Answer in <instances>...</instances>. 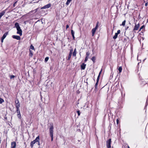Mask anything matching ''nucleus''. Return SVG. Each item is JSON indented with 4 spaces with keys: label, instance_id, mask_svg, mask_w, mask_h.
Segmentation results:
<instances>
[{
    "label": "nucleus",
    "instance_id": "10",
    "mask_svg": "<svg viewBox=\"0 0 148 148\" xmlns=\"http://www.w3.org/2000/svg\"><path fill=\"white\" fill-rule=\"evenodd\" d=\"M86 64H85L84 63H83L81 65V68L82 69L84 70L86 67Z\"/></svg>",
    "mask_w": 148,
    "mask_h": 148
},
{
    "label": "nucleus",
    "instance_id": "6",
    "mask_svg": "<svg viewBox=\"0 0 148 148\" xmlns=\"http://www.w3.org/2000/svg\"><path fill=\"white\" fill-rule=\"evenodd\" d=\"M16 111H17V116L19 119H21V114H20V110L19 108L16 109Z\"/></svg>",
    "mask_w": 148,
    "mask_h": 148
},
{
    "label": "nucleus",
    "instance_id": "1",
    "mask_svg": "<svg viewBox=\"0 0 148 148\" xmlns=\"http://www.w3.org/2000/svg\"><path fill=\"white\" fill-rule=\"evenodd\" d=\"M15 26L16 27L17 30V33L18 34H19L20 36H22V31L21 29V27L19 26V24L18 23H16L15 24Z\"/></svg>",
    "mask_w": 148,
    "mask_h": 148
},
{
    "label": "nucleus",
    "instance_id": "37",
    "mask_svg": "<svg viewBox=\"0 0 148 148\" xmlns=\"http://www.w3.org/2000/svg\"><path fill=\"white\" fill-rule=\"evenodd\" d=\"M38 9V8H37V9H35L33 11V12H36L37 11Z\"/></svg>",
    "mask_w": 148,
    "mask_h": 148
},
{
    "label": "nucleus",
    "instance_id": "12",
    "mask_svg": "<svg viewBox=\"0 0 148 148\" xmlns=\"http://www.w3.org/2000/svg\"><path fill=\"white\" fill-rule=\"evenodd\" d=\"M8 32H5V33L3 35V36L2 37V38L3 39H5V37H6V36L8 35Z\"/></svg>",
    "mask_w": 148,
    "mask_h": 148
},
{
    "label": "nucleus",
    "instance_id": "45",
    "mask_svg": "<svg viewBox=\"0 0 148 148\" xmlns=\"http://www.w3.org/2000/svg\"><path fill=\"white\" fill-rule=\"evenodd\" d=\"M148 5V3H145V6H147Z\"/></svg>",
    "mask_w": 148,
    "mask_h": 148
},
{
    "label": "nucleus",
    "instance_id": "44",
    "mask_svg": "<svg viewBox=\"0 0 148 148\" xmlns=\"http://www.w3.org/2000/svg\"><path fill=\"white\" fill-rule=\"evenodd\" d=\"M69 27V26L68 25H66V29H67Z\"/></svg>",
    "mask_w": 148,
    "mask_h": 148
},
{
    "label": "nucleus",
    "instance_id": "4",
    "mask_svg": "<svg viewBox=\"0 0 148 148\" xmlns=\"http://www.w3.org/2000/svg\"><path fill=\"white\" fill-rule=\"evenodd\" d=\"M111 139H109L106 142V145L107 147L110 148L111 147Z\"/></svg>",
    "mask_w": 148,
    "mask_h": 148
},
{
    "label": "nucleus",
    "instance_id": "7",
    "mask_svg": "<svg viewBox=\"0 0 148 148\" xmlns=\"http://www.w3.org/2000/svg\"><path fill=\"white\" fill-rule=\"evenodd\" d=\"M16 143L15 142H12L11 143V148H16Z\"/></svg>",
    "mask_w": 148,
    "mask_h": 148
},
{
    "label": "nucleus",
    "instance_id": "43",
    "mask_svg": "<svg viewBox=\"0 0 148 148\" xmlns=\"http://www.w3.org/2000/svg\"><path fill=\"white\" fill-rule=\"evenodd\" d=\"M102 71V69H101V71L99 73V76L100 75V74H101V72Z\"/></svg>",
    "mask_w": 148,
    "mask_h": 148
},
{
    "label": "nucleus",
    "instance_id": "29",
    "mask_svg": "<svg viewBox=\"0 0 148 148\" xmlns=\"http://www.w3.org/2000/svg\"><path fill=\"white\" fill-rule=\"evenodd\" d=\"M91 60L93 62H94L95 60V57H93L91 58Z\"/></svg>",
    "mask_w": 148,
    "mask_h": 148
},
{
    "label": "nucleus",
    "instance_id": "35",
    "mask_svg": "<svg viewBox=\"0 0 148 148\" xmlns=\"http://www.w3.org/2000/svg\"><path fill=\"white\" fill-rule=\"evenodd\" d=\"M88 58V57H87L86 56V57L85 58V62H86L87 61Z\"/></svg>",
    "mask_w": 148,
    "mask_h": 148
},
{
    "label": "nucleus",
    "instance_id": "17",
    "mask_svg": "<svg viewBox=\"0 0 148 148\" xmlns=\"http://www.w3.org/2000/svg\"><path fill=\"white\" fill-rule=\"evenodd\" d=\"M99 24V22H97V23L96 26L94 28H95V29H97L98 27Z\"/></svg>",
    "mask_w": 148,
    "mask_h": 148
},
{
    "label": "nucleus",
    "instance_id": "30",
    "mask_svg": "<svg viewBox=\"0 0 148 148\" xmlns=\"http://www.w3.org/2000/svg\"><path fill=\"white\" fill-rule=\"evenodd\" d=\"M51 138V141H52L53 140V135H50Z\"/></svg>",
    "mask_w": 148,
    "mask_h": 148
},
{
    "label": "nucleus",
    "instance_id": "32",
    "mask_svg": "<svg viewBox=\"0 0 148 148\" xmlns=\"http://www.w3.org/2000/svg\"><path fill=\"white\" fill-rule=\"evenodd\" d=\"M19 103V101H18V99H17L15 101V104H16V103Z\"/></svg>",
    "mask_w": 148,
    "mask_h": 148
},
{
    "label": "nucleus",
    "instance_id": "41",
    "mask_svg": "<svg viewBox=\"0 0 148 148\" xmlns=\"http://www.w3.org/2000/svg\"><path fill=\"white\" fill-rule=\"evenodd\" d=\"M119 123V120L118 119H116V123L117 124H118Z\"/></svg>",
    "mask_w": 148,
    "mask_h": 148
},
{
    "label": "nucleus",
    "instance_id": "31",
    "mask_svg": "<svg viewBox=\"0 0 148 148\" xmlns=\"http://www.w3.org/2000/svg\"><path fill=\"white\" fill-rule=\"evenodd\" d=\"M77 112L78 114V116H79L80 115V112L79 110H78L77 111Z\"/></svg>",
    "mask_w": 148,
    "mask_h": 148
},
{
    "label": "nucleus",
    "instance_id": "46",
    "mask_svg": "<svg viewBox=\"0 0 148 148\" xmlns=\"http://www.w3.org/2000/svg\"><path fill=\"white\" fill-rule=\"evenodd\" d=\"M73 37V39H75V37H74V35H72Z\"/></svg>",
    "mask_w": 148,
    "mask_h": 148
},
{
    "label": "nucleus",
    "instance_id": "39",
    "mask_svg": "<svg viewBox=\"0 0 148 148\" xmlns=\"http://www.w3.org/2000/svg\"><path fill=\"white\" fill-rule=\"evenodd\" d=\"M4 39H3L2 38H1V42L2 43L3 42V40Z\"/></svg>",
    "mask_w": 148,
    "mask_h": 148
},
{
    "label": "nucleus",
    "instance_id": "15",
    "mask_svg": "<svg viewBox=\"0 0 148 148\" xmlns=\"http://www.w3.org/2000/svg\"><path fill=\"white\" fill-rule=\"evenodd\" d=\"M118 34L116 33H115L114 36L113 37V38L114 39H115L117 38Z\"/></svg>",
    "mask_w": 148,
    "mask_h": 148
},
{
    "label": "nucleus",
    "instance_id": "47",
    "mask_svg": "<svg viewBox=\"0 0 148 148\" xmlns=\"http://www.w3.org/2000/svg\"><path fill=\"white\" fill-rule=\"evenodd\" d=\"M128 148H130V147L129 146H128Z\"/></svg>",
    "mask_w": 148,
    "mask_h": 148
},
{
    "label": "nucleus",
    "instance_id": "27",
    "mask_svg": "<svg viewBox=\"0 0 148 148\" xmlns=\"http://www.w3.org/2000/svg\"><path fill=\"white\" fill-rule=\"evenodd\" d=\"M73 51V50L72 49L70 50L69 54L72 55Z\"/></svg>",
    "mask_w": 148,
    "mask_h": 148
},
{
    "label": "nucleus",
    "instance_id": "16",
    "mask_svg": "<svg viewBox=\"0 0 148 148\" xmlns=\"http://www.w3.org/2000/svg\"><path fill=\"white\" fill-rule=\"evenodd\" d=\"M72 0H67L66 3V5H68L70 3Z\"/></svg>",
    "mask_w": 148,
    "mask_h": 148
},
{
    "label": "nucleus",
    "instance_id": "25",
    "mask_svg": "<svg viewBox=\"0 0 148 148\" xmlns=\"http://www.w3.org/2000/svg\"><path fill=\"white\" fill-rule=\"evenodd\" d=\"M89 55H90V53L89 52H86V57H88Z\"/></svg>",
    "mask_w": 148,
    "mask_h": 148
},
{
    "label": "nucleus",
    "instance_id": "28",
    "mask_svg": "<svg viewBox=\"0 0 148 148\" xmlns=\"http://www.w3.org/2000/svg\"><path fill=\"white\" fill-rule=\"evenodd\" d=\"M14 77H15V76L14 75H10V77L11 79H12V78H14Z\"/></svg>",
    "mask_w": 148,
    "mask_h": 148
},
{
    "label": "nucleus",
    "instance_id": "24",
    "mask_svg": "<svg viewBox=\"0 0 148 148\" xmlns=\"http://www.w3.org/2000/svg\"><path fill=\"white\" fill-rule=\"evenodd\" d=\"M71 55H72L70 54H69V56H68V60H69L70 59V58H71Z\"/></svg>",
    "mask_w": 148,
    "mask_h": 148
},
{
    "label": "nucleus",
    "instance_id": "26",
    "mask_svg": "<svg viewBox=\"0 0 148 148\" xmlns=\"http://www.w3.org/2000/svg\"><path fill=\"white\" fill-rule=\"evenodd\" d=\"M71 33L72 35H74V32L72 30H71Z\"/></svg>",
    "mask_w": 148,
    "mask_h": 148
},
{
    "label": "nucleus",
    "instance_id": "19",
    "mask_svg": "<svg viewBox=\"0 0 148 148\" xmlns=\"http://www.w3.org/2000/svg\"><path fill=\"white\" fill-rule=\"evenodd\" d=\"M118 70L119 73H120L121 72L122 70V68L121 66L119 67L118 69Z\"/></svg>",
    "mask_w": 148,
    "mask_h": 148
},
{
    "label": "nucleus",
    "instance_id": "36",
    "mask_svg": "<svg viewBox=\"0 0 148 148\" xmlns=\"http://www.w3.org/2000/svg\"><path fill=\"white\" fill-rule=\"evenodd\" d=\"M99 77H100L99 75L97 77V82L99 81Z\"/></svg>",
    "mask_w": 148,
    "mask_h": 148
},
{
    "label": "nucleus",
    "instance_id": "40",
    "mask_svg": "<svg viewBox=\"0 0 148 148\" xmlns=\"http://www.w3.org/2000/svg\"><path fill=\"white\" fill-rule=\"evenodd\" d=\"M16 3H17V1H16V2H15L14 3V4H13V6L14 7L15 6V5L16 4Z\"/></svg>",
    "mask_w": 148,
    "mask_h": 148
},
{
    "label": "nucleus",
    "instance_id": "34",
    "mask_svg": "<svg viewBox=\"0 0 148 148\" xmlns=\"http://www.w3.org/2000/svg\"><path fill=\"white\" fill-rule=\"evenodd\" d=\"M120 30H118L117 31V33H116L118 34L120 33Z\"/></svg>",
    "mask_w": 148,
    "mask_h": 148
},
{
    "label": "nucleus",
    "instance_id": "49",
    "mask_svg": "<svg viewBox=\"0 0 148 148\" xmlns=\"http://www.w3.org/2000/svg\"><path fill=\"white\" fill-rule=\"evenodd\" d=\"M145 59H144V60H143V61H145Z\"/></svg>",
    "mask_w": 148,
    "mask_h": 148
},
{
    "label": "nucleus",
    "instance_id": "2",
    "mask_svg": "<svg viewBox=\"0 0 148 148\" xmlns=\"http://www.w3.org/2000/svg\"><path fill=\"white\" fill-rule=\"evenodd\" d=\"M40 138L39 136H38L36 137V138L33 141H32L30 143V146L31 148H32L33 147L34 144L38 142V145H40L39 143Z\"/></svg>",
    "mask_w": 148,
    "mask_h": 148
},
{
    "label": "nucleus",
    "instance_id": "8",
    "mask_svg": "<svg viewBox=\"0 0 148 148\" xmlns=\"http://www.w3.org/2000/svg\"><path fill=\"white\" fill-rule=\"evenodd\" d=\"M12 37L14 39H16L18 40H20L21 39V37L20 36L16 35H13L12 36Z\"/></svg>",
    "mask_w": 148,
    "mask_h": 148
},
{
    "label": "nucleus",
    "instance_id": "14",
    "mask_svg": "<svg viewBox=\"0 0 148 148\" xmlns=\"http://www.w3.org/2000/svg\"><path fill=\"white\" fill-rule=\"evenodd\" d=\"M76 53H77V52H76V49H75L74 50V52L73 53V56H76Z\"/></svg>",
    "mask_w": 148,
    "mask_h": 148
},
{
    "label": "nucleus",
    "instance_id": "20",
    "mask_svg": "<svg viewBox=\"0 0 148 148\" xmlns=\"http://www.w3.org/2000/svg\"><path fill=\"white\" fill-rule=\"evenodd\" d=\"M125 22H126V21L125 20L124 21H123V22L122 24L121 25H122L123 26H124L125 25Z\"/></svg>",
    "mask_w": 148,
    "mask_h": 148
},
{
    "label": "nucleus",
    "instance_id": "33",
    "mask_svg": "<svg viewBox=\"0 0 148 148\" xmlns=\"http://www.w3.org/2000/svg\"><path fill=\"white\" fill-rule=\"evenodd\" d=\"M30 54H29L30 56L32 57L33 55V53H32V52H31V51L30 50Z\"/></svg>",
    "mask_w": 148,
    "mask_h": 148
},
{
    "label": "nucleus",
    "instance_id": "48",
    "mask_svg": "<svg viewBox=\"0 0 148 148\" xmlns=\"http://www.w3.org/2000/svg\"><path fill=\"white\" fill-rule=\"evenodd\" d=\"M38 1H38L37 2H37V3H38Z\"/></svg>",
    "mask_w": 148,
    "mask_h": 148
},
{
    "label": "nucleus",
    "instance_id": "3",
    "mask_svg": "<svg viewBox=\"0 0 148 148\" xmlns=\"http://www.w3.org/2000/svg\"><path fill=\"white\" fill-rule=\"evenodd\" d=\"M53 124H50L49 126L50 135H53Z\"/></svg>",
    "mask_w": 148,
    "mask_h": 148
},
{
    "label": "nucleus",
    "instance_id": "13",
    "mask_svg": "<svg viewBox=\"0 0 148 148\" xmlns=\"http://www.w3.org/2000/svg\"><path fill=\"white\" fill-rule=\"evenodd\" d=\"M15 106L16 109L19 108L20 107V104L19 103H16Z\"/></svg>",
    "mask_w": 148,
    "mask_h": 148
},
{
    "label": "nucleus",
    "instance_id": "23",
    "mask_svg": "<svg viewBox=\"0 0 148 148\" xmlns=\"http://www.w3.org/2000/svg\"><path fill=\"white\" fill-rule=\"evenodd\" d=\"M49 59V58L48 57H47L45 58V62H47L48 61Z\"/></svg>",
    "mask_w": 148,
    "mask_h": 148
},
{
    "label": "nucleus",
    "instance_id": "11",
    "mask_svg": "<svg viewBox=\"0 0 148 148\" xmlns=\"http://www.w3.org/2000/svg\"><path fill=\"white\" fill-rule=\"evenodd\" d=\"M96 29L95 28H93L92 30V36H93L94 35V34L95 32Z\"/></svg>",
    "mask_w": 148,
    "mask_h": 148
},
{
    "label": "nucleus",
    "instance_id": "38",
    "mask_svg": "<svg viewBox=\"0 0 148 148\" xmlns=\"http://www.w3.org/2000/svg\"><path fill=\"white\" fill-rule=\"evenodd\" d=\"M144 27V25H143V26H141V27H140V30H140H140H141V29H142L143 28V27Z\"/></svg>",
    "mask_w": 148,
    "mask_h": 148
},
{
    "label": "nucleus",
    "instance_id": "18",
    "mask_svg": "<svg viewBox=\"0 0 148 148\" xmlns=\"http://www.w3.org/2000/svg\"><path fill=\"white\" fill-rule=\"evenodd\" d=\"M3 102H4V100L3 99L0 97V103H2Z\"/></svg>",
    "mask_w": 148,
    "mask_h": 148
},
{
    "label": "nucleus",
    "instance_id": "22",
    "mask_svg": "<svg viewBox=\"0 0 148 148\" xmlns=\"http://www.w3.org/2000/svg\"><path fill=\"white\" fill-rule=\"evenodd\" d=\"M30 48L34 50V46L32 45L30 46Z\"/></svg>",
    "mask_w": 148,
    "mask_h": 148
},
{
    "label": "nucleus",
    "instance_id": "42",
    "mask_svg": "<svg viewBox=\"0 0 148 148\" xmlns=\"http://www.w3.org/2000/svg\"><path fill=\"white\" fill-rule=\"evenodd\" d=\"M129 27L128 26H127L125 28V30H127L129 28Z\"/></svg>",
    "mask_w": 148,
    "mask_h": 148
},
{
    "label": "nucleus",
    "instance_id": "9",
    "mask_svg": "<svg viewBox=\"0 0 148 148\" xmlns=\"http://www.w3.org/2000/svg\"><path fill=\"white\" fill-rule=\"evenodd\" d=\"M139 27L140 25L139 24H138L137 25H136L135 26L134 28L133 29V31H134L136 30H138Z\"/></svg>",
    "mask_w": 148,
    "mask_h": 148
},
{
    "label": "nucleus",
    "instance_id": "21",
    "mask_svg": "<svg viewBox=\"0 0 148 148\" xmlns=\"http://www.w3.org/2000/svg\"><path fill=\"white\" fill-rule=\"evenodd\" d=\"M98 82H97H97L95 84V89H97V86L98 84Z\"/></svg>",
    "mask_w": 148,
    "mask_h": 148
},
{
    "label": "nucleus",
    "instance_id": "5",
    "mask_svg": "<svg viewBox=\"0 0 148 148\" xmlns=\"http://www.w3.org/2000/svg\"><path fill=\"white\" fill-rule=\"evenodd\" d=\"M51 6V4L50 3L44 6H43L41 8V9H45L49 8Z\"/></svg>",
    "mask_w": 148,
    "mask_h": 148
}]
</instances>
